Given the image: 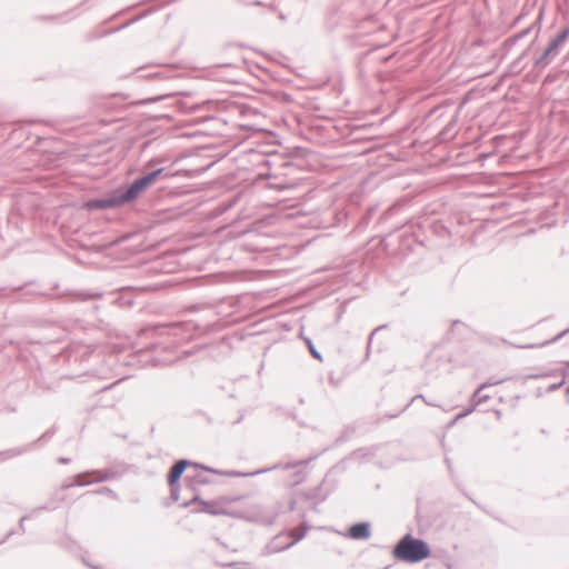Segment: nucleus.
Instances as JSON below:
<instances>
[{
  "label": "nucleus",
  "instance_id": "f257e3e1",
  "mask_svg": "<svg viewBox=\"0 0 569 569\" xmlns=\"http://www.w3.org/2000/svg\"><path fill=\"white\" fill-rule=\"evenodd\" d=\"M393 557L402 562L418 563L431 555L429 545L421 538H415L411 533H406L395 545Z\"/></svg>",
  "mask_w": 569,
  "mask_h": 569
},
{
  "label": "nucleus",
  "instance_id": "f03ea898",
  "mask_svg": "<svg viewBox=\"0 0 569 569\" xmlns=\"http://www.w3.org/2000/svg\"><path fill=\"white\" fill-rule=\"evenodd\" d=\"M201 330L202 328L193 321L160 323L154 327L158 336H172L180 340L190 339Z\"/></svg>",
  "mask_w": 569,
  "mask_h": 569
},
{
  "label": "nucleus",
  "instance_id": "7ed1b4c3",
  "mask_svg": "<svg viewBox=\"0 0 569 569\" xmlns=\"http://www.w3.org/2000/svg\"><path fill=\"white\" fill-rule=\"evenodd\" d=\"M569 37V27L562 29L555 38H552L548 46L532 59L535 68L545 69L550 61L559 54L560 47L566 42Z\"/></svg>",
  "mask_w": 569,
  "mask_h": 569
},
{
  "label": "nucleus",
  "instance_id": "20e7f679",
  "mask_svg": "<svg viewBox=\"0 0 569 569\" xmlns=\"http://www.w3.org/2000/svg\"><path fill=\"white\" fill-rule=\"evenodd\" d=\"M312 459L313 458H309L307 460H297V461L288 462L284 465L276 463L271 467L262 468V469L251 471V472H241V471H236V470H229V471L218 470L219 472H214V473L223 475V476H228V477H242V478L253 477V476L262 475V473H266V472H269L272 470H277V469L290 470V469H296V468H305L308 465V462L311 461Z\"/></svg>",
  "mask_w": 569,
  "mask_h": 569
},
{
  "label": "nucleus",
  "instance_id": "39448f33",
  "mask_svg": "<svg viewBox=\"0 0 569 569\" xmlns=\"http://www.w3.org/2000/svg\"><path fill=\"white\" fill-rule=\"evenodd\" d=\"M305 535V532L298 535H293L292 532L279 533L268 543L267 550L269 553L284 551L302 540Z\"/></svg>",
  "mask_w": 569,
  "mask_h": 569
},
{
  "label": "nucleus",
  "instance_id": "423d86ee",
  "mask_svg": "<svg viewBox=\"0 0 569 569\" xmlns=\"http://www.w3.org/2000/svg\"><path fill=\"white\" fill-rule=\"evenodd\" d=\"M187 467L200 468L208 472H219L218 469L207 467V466L198 463V462H192L188 459H180L170 468V470L168 472V485L169 486L179 485L182 473L184 472Z\"/></svg>",
  "mask_w": 569,
  "mask_h": 569
},
{
  "label": "nucleus",
  "instance_id": "0eeeda50",
  "mask_svg": "<svg viewBox=\"0 0 569 569\" xmlns=\"http://www.w3.org/2000/svg\"><path fill=\"white\" fill-rule=\"evenodd\" d=\"M122 206L123 204H122V201L119 197L117 189L113 190L112 192H110L104 198L91 199L84 203V208H87L88 210L114 209V208H120Z\"/></svg>",
  "mask_w": 569,
  "mask_h": 569
},
{
  "label": "nucleus",
  "instance_id": "6e6552de",
  "mask_svg": "<svg viewBox=\"0 0 569 569\" xmlns=\"http://www.w3.org/2000/svg\"><path fill=\"white\" fill-rule=\"evenodd\" d=\"M146 189L139 178L133 181L117 188L122 204H127L136 200Z\"/></svg>",
  "mask_w": 569,
  "mask_h": 569
},
{
  "label": "nucleus",
  "instance_id": "1a4fd4ad",
  "mask_svg": "<svg viewBox=\"0 0 569 569\" xmlns=\"http://www.w3.org/2000/svg\"><path fill=\"white\" fill-rule=\"evenodd\" d=\"M54 435V429H49L46 432H43L37 440L29 442L20 448H13L8 451L9 457H17L21 456L23 453H27L29 451H32L38 442H47L49 441Z\"/></svg>",
  "mask_w": 569,
  "mask_h": 569
},
{
  "label": "nucleus",
  "instance_id": "9d476101",
  "mask_svg": "<svg viewBox=\"0 0 569 569\" xmlns=\"http://www.w3.org/2000/svg\"><path fill=\"white\" fill-rule=\"evenodd\" d=\"M538 34H539V31L537 32L536 37L531 41L530 46L526 50H523L522 53L509 64L508 72L510 74L518 76L525 70V68L527 66L525 60L528 57L533 44L537 42Z\"/></svg>",
  "mask_w": 569,
  "mask_h": 569
},
{
  "label": "nucleus",
  "instance_id": "9b49d317",
  "mask_svg": "<svg viewBox=\"0 0 569 569\" xmlns=\"http://www.w3.org/2000/svg\"><path fill=\"white\" fill-rule=\"evenodd\" d=\"M371 536V526L367 521L356 522L348 529V537L353 540H367Z\"/></svg>",
  "mask_w": 569,
  "mask_h": 569
},
{
  "label": "nucleus",
  "instance_id": "f8f14e48",
  "mask_svg": "<svg viewBox=\"0 0 569 569\" xmlns=\"http://www.w3.org/2000/svg\"><path fill=\"white\" fill-rule=\"evenodd\" d=\"M57 508H58V503L56 502V499L51 498L46 505L39 506V507L34 508L30 513L22 516L19 520V528H20L21 532L26 531L24 521L27 519L36 517L39 511H42V510L52 511V510H56Z\"/></svg>",
  "mask_w": 569,
  "mask_h": 569
},
{
  "label": "nucleus",
  "instance_id": "ddd939ff",
  "mask_svg": "<svg viewBox=\"0 0 569 569\" xmlns=\"http://www.w3.org/2000/svg\"><path fill=\"white\" fill-rule=\"evenodd\" d=\"M196 502L201 505V509L199 511H202V512H206V513H209V515H219L220 513V511H218L214 508L212 502L202 500L199 495H196L192 499H190L189 501L182 503V507L183 508H188V507L192 506Z\"/></svg>",
  "mask_w": 569,
  "mask_h": 569
},
{
  "label": "nucleus",
  "instance_id": "4468645a",
  "mask_svg": "<svg viewBox=\"0 0 569 569\" xmlns=\"http://www.w3.org/2000/svg\"><path fill=\"white\" fill-rule=\"evenodd\" d=\"M505 380L501 379V380H489L485 383H482L472 395V401L475 402V405H480L485 401H487L489 399V396L488 395H485L482 393V390L486 389L487 387H491V386H495V385H499L501 382H503Z\"/></svg>",
  "mask_w": 569,
  "mask_h": 569
},
{
  "label": "nucleus",
  "instance_id": "2eb2a0df",
  "mask_svg": "<svg viewBox=\"0 0 569 569\" xmlns=\"http://www.w3.org/2000/svg\"><path fill=\"white\" fill-rule=\"evenodd\" d=\"M164 172L163 168H158L154 170H151L149 172H146L138 177L141 181V184H143L144 189H148L150 186H152Z\"/></svg>",
  "mask_w": 569,
  "mask_h": 569
},
{
  "label": "nucleus",
  "instance_id": "dca6fc26",
  "mask_svg": "<svg viewBox=\"0 0 569 569\" xmlns=\"http://www.w3.org/2000/svg\"><path fill=\"white\" fill-rule=\"evenodd\" d=\"M114 302L121 307H131L133 305V299L130 296V290L122 288L119 292Z\"/></svg>",
  "mask_w": 569,
  "mask_h": 569
},
{
  "label": "nucleus",
  "instance_id": "f3484780",
  "mask_svg": "<svg viewBox=\"0 0 569 569\" xmlns=\"http://www.w3.org/2000/svg\"><path fill=\"white\" fill-rule=\"evenodd\" d=\"M91 475L97 478L93 479L94 482H102L110 480L117 476V472L112 469H102V470H91Z\"/></svg>",
  "mask_w": 569,
  "mask_h": 569
},
{
  "label": "nucleus",
  "instance_id": "a211bd4d",
  "mask_svg": "<svg viewBox=\"0 0 569 569\" xmlns=\"http://www.w3.org/2000/svg\"><path fill=\"white\" fill-rule=\"evenodd\" d=\"M184 481L189 482L192 489L194 490V485H208L210 483V479L207 476H203L201 473L196 475L194 477L187 476L184 478Z\"/></svg>",
  "mask_w": 569,
  "mask_h": 569
},
{
  "label": "nucleus",
  "instance_id": "6ab92c4d",
  "mask_svg": "<svg viewBox=\"0 0 569 569\" xmlns=\"http://www.w3.org/2000/svg\"><path fill=\"white\" fill-rule=\"evenodd\" d=\"M90 476H92L91 471H84V472L78 473L74 477V480H76L74 481V486H77V487H84V486L94 483L93 479H91V480H87L86 479L87 477H90Z\"/></svg>",
  "mask_w": 569,
  "mask_h": 569
},
{
  "label": "nucleus",
  "instance_id": "aec40b11",
  "mask_svg": "<svg viewBox=\"0 0 569 569\" xmlns=\"http://www.w3.org/2000/svg\"><path fill=\"white\" fill-rule=\"evenodd\" d=\"M568 331H569V329L563 330V331H561L560 333H558L557 336H555V337H553L552 339H550V340L543 341V342L538 343V345H530V346H528V347H529V348H538V347H545V346H548V345H550V343L557 342V341H559L562 337H565V336H566V333H567Z\"/></svg>",
  "mask_w": 569,
  "mask_h": 569
},
{
  "label": "nucleus",
  "instance_id": "412c9836",
  "mask_svg": "<svg viewBox=\"0 0 569 569\" xmlns=\"http://www.w3.org/2000/svg\"><path fill=\"white\" fill-rule=\"evenodd\" d=\"M87 493H91V495H107V496L111 497L112 499H117L118 498L117 493L112 489H110L108 487H102V488L97 489V490L88 491Z\"/></svg>",
  "mask_w": 569,
  "mask_h": 569
},
{
  "label": "nucleus",
  "instance_id": "4be33fe9",
  "mask_svg": "<svg viewBox=\"0 0 569 569\" xmlns=\"http://www.w3.org/2000/svg\"><path fill=\"white\" fill-rule=\"evenodd\" d=\"M153 10L152 9H148L146 10L143 13L132 18L131 20H129L128 22H126L124 24H122L121 27L117 28L116 30H122L127 27H129L130 24L141 20L142 18L147 17L148 14H150Z\"/></svg>",
  "mask_w": 569,
  "mask_h": 569
},
{
  "label": "nucleus",
  "instance_id": "5701e85b",
  "mask_svg": "<svg viewBox=\"0 0 569 569\" xmlns=\"http://www.w3.org/2000/svg\"><path fill=\"white\" fill-rule=\"evenodd\" d=\"M306 342H307V346H308V349H309V351H310L311 356H312L315 359L322 360L321 353L316 349V347H315V345L312 343L311 339L306 338Z\"/></svg>",
  "mask_w": 569,
  "mask_h": 569
},
{
  "label": "nucleus",
  "instance_id": "b1692460",
  "mask_svg": "<svg viewBox=\"0 0 569 569\" xmlns=\"http://www.w3.org/2000/svg\"><path fill=\"white\" fill-rule=\"evenodd\" d=\"M532 28H533V24H531L530 27L523 29L522 31L518 32L517 34L510 37L509 41H518V40L527 37L531 32Z\"/></svg>",
  "mask_w": 569,
  "mask_h": 569
},
{
  "label": "nucleus",
  "instance_id": "393cba45",
  "mask_svg": "<svg viewBox=\"0 0 569 569\" xmlns=\"http://www.w3.org/2000/svg\"><path fill=\"white\" fill-rule=\"evenodd\" d=\"M170 487V498L173 502H177L180 497V485H173Z\"/></svg>",
  "mask_w": 569,
  "mask_h": 569
},
{
  "label": "nucleus",
  "instance_id": "a878e982",
  "mask_svg": "<svg viewBox=\"0 0 569 569\" xmlns=\"http://www.w3.org/2000/svg\"><path fill=\"white\" fill-rule=\"evenodd\" d=\"M223 566L236 569H250V565L248 562H228Z\"/></svg>",
  "mask_w": 569,
  "mask_h": 569
},
{
  "label": "nucleus",
  "instance_id": "bb28decb",
  "mask_svg": "<svg viewBox=\"0 0 569 569\" xmlns=\"http://www.w3.org/2000/svg\"><path fill=\"white\" fill-rule=\"evenodd\" d=\"M455 121H451L447 127H445L441 132H440V136L443 138V139H447L448 138V134L450 132V129L451 127L453 126Z\"/></svg>",
  "mask_w": 569,
  "mask_h": 569
},
{
  "label": "nucleus",
  "instance_id": "cd10ccee",
  "mask_svg": "<svg viewBox=\"0 0 569 569\" xmlns=\"http://www.w3.org/2000/svg\"><path fill=\"white\" fill-rule=\"evenodd\" d=\"M174 93L176 92H170V93H166V94H162V96H158V97L151 98V99H149V102H157V101L163 100L166 98H169V97L173 96Z\"/></svg>",
  "mask_w": 569,
  "mask_h": 569
},
{
  "label": "nucleus",
  "instance_id": "c85d7f7f",
  "mask_svg": "<svg viewBox=\"0 0 569 569\" xmlns=\"http://www.w3.org/2000/svg\"><path fill=\"white\" fill-rule=\"evenodd\" d=\"M416 399H421L423 402H426V401H427L426 397H425L422 393H419V395L415 396V397L410 400V402H409V403H408V405H407V406H406V407H405L400 412L405 411V410H406V409H407V408H408V407H409V406H410V405H411Z\"/></svg>",
  "mask_w": 569,
  "mask_h": 569
},
{
  "label": "nucleus",
  "instance_id": "c756f323",
  "mask_svg": "<svg viewBox=\"0 0 569 569\" xmlns=\"http://www.w3.org/2000/svg\"><path fill=\"white\" fill-rule=\"evenodd\" d=\"M180 108L183 112L191 113L198 109V106L194 104V106L188 107V106L182 104Z\"/></svg>",
  "mask_w": 569,
  "mask_h": 569
},
{
  "label": "nucleus",
  "instance_id": "7c9ffc66",
  "mask_svg": "<svg viewBox=\"0 0 569 569\" xmlns=\"http://www.w3.org/2000/svg\"><path fill=\"white\" fill-rule=\"evenodd\" d=\"M151 78H161V79H168L170 78V76L168 74L167 71H162V72H157V73H153L150 76Z\"/></svg>",
  "mask_w": 569,
  "mask_h": 569
},
{
  "label": "nucleus",
  "instance_id": "2f4dec72",
  "mask_svg": "<svg viewBox=\"0 0 569 569\" xmlns=\"http://www.w3.org/2000/svg\"><path fill=\"white\" fill-rule=\"evenodd\" d=\"M101 296H102L101 292H92V293L86 295L83 299H97V298H100Z\"/></svg>",
  "mask_w": 569,
  "mask_h": 569
},
{
  "label": "nucleus",
  "instance_id": "473e14b6",
  "mask_svg": "<svg viewBox=\"0 0 569 569\" xmlns=\"http://www.w3.org/2000/svg\"><path fill=\"white\" fill-rule=\"evenodd\" d=\"M385 327H386V326H380V327H378V328H375V330L371 332V335L369 336V341H368V348H367L368 350H369V348H370V345H371V340H372L373 335H375L377 331H379V330L383 329Z\"/></svg>",
  "mask_w": 569,
  "mask_h": 569
},
{
  "label": "nucleus",
  "instance_id": "72a5a7b5",
  "mask_svg": "<svg viewBox=\"0 0 569 569\" xmlns=\"http://www.w3.org/2000/svg\"><path fill=\"white\" fill-rule=\"evenodd\" d=\"M348 438L347 432H343L339 438H337L336 443H341Z\"/></svg>",
  "mask_w": 569,
  "mask_h": 569
},
{
  "label": "nucleus",
  "instance_id": "f704fd0d",
  "mask_svg": "<svg viewBox=\"0 0 569 569\" xmlns=\"http://www.w3.org/2000/svg\"><path fill=\"white\" fill-rule=\"evenodd\" d=\"M74 486V482L73 483H68V482H64L61 485L60 489L61 490H68L70 488H72Z\"/></svg>",
  "mask_w": 569,
  "mask_h": 569
},
{
  "label": "nucleus",
  "instance_id": "c9c22d12",
  "mask_svg": "<svg viewBox=\"0 0 569 569\" xmlns=\"http://www.w3.org/2000/svg\"><path fill=\"white\" fill-rule=\"evenodd\" d=\"M58 462L61 463V465H67V463L70 462V459L66 458V457H59L58 458Z\"/></svg>",
  "mask_w": 569,
  "mask_h": 569
},
{
  "label": "nucleus",
  "instance_id": "e433bc0d",
  "mask_svg": "<svg viewBox=\"0 0 569 569\" xmlns=\"http://www.w3.org/2000/svg\"><path fill=\"white\" fill-rule=\"evenodd\" d=\"M563 383V381L559 382V383H553L549 387V391H555L557 390L558 388H560V386Z\"/></svg>",
  "mask_w": 569,
  "mask_h": 569
},
{
  "label": "nucleus",
  "instance_id": "4c0bfd02",
  "mask_svg": "<svg viewBox=\"0 0 569 569\" xmlns=\"http://www.w3.org/2000/svg\"><path fill=\"white\" fill-rule=\"evenodd\" d=\"M446 463H447L448 470L450 471V473H452V463L449 458H446Z\"/></svg>",
  "mask_w": 569,
  "mask_h": 569
},
{
  "label": "nucleus",
  "instance_id": "58836bf2",
  "mask_svg": "<svg viewBox=\"0 0 569 569\" xmlns=\"http://www.w3.org/2000/svg\"><path fill=\"white\" fill-rule=\"evenodd\" d=\"M475 407H472L471 409H468L466 411H463L462 413L459 415V417H465L467 415H469L472 410H473Z\"/></svg>",
  "mask_w": 569,
  "mask_h": 569
},
{
  "label": "nucleus",
  "instance_id": "ea45409f",
  "mask_svg": "<svg viewBox=\"0 0 569 569\" xmlns=\"http://www.w3.org/2000/svg\"><path fill=\"white\" fill-rule=\"evenodd\" d=\"M516 42H517V41H509V38H508V39L505 41V44H506V46L511 47V46H513Z\"/></svg>",
  "mask_w": 569,
  "mask_h": 569
},
{
  "label": "nucleus",
  "instance_id": "a19ab883",
  "mask_svg": "<svg viewBox=\"0 0 569 569\" xmlns=\"http://www.w3.org/2000/svg\"><path fill=\"white\" fill-rule=\"evenodd\" d=\"M13 535V530L9 531L7 533V537L0 542V543H3L9 537H11Z\"/></svg>",
  "mask_w": 569,
  "mask_h": 569
},
{
  "label": "nucleus",
  "instance_id": "79ce46f5",
  "mask_svg": "<svg viewBox=\"0 0 569 569\" xmlns=\"http://www.w3.org/2000/svg\"><path fill=\"white\" fill-rule=\"evenodd\" d=\"M539 377H540L539 375H530V376H527L526 378L527 379H537Z\"/></svg>",
  "mask_w": 569,
  "mask_h": 569
},
{
  "label": "nucleus",
  "instance_id": "37998d69",
  "mask_svg": "<svg viewBox=\"0 0 569 569\" xmlns=\"http://www.w3.org/2000/svg\"><path fill=\"white\" fill-rule=\"evenodd\" d=\"M541 20H542V12H540V14L538 16L535 23H540Z\"/></svg>",
  "mask_w": 569,
  "mask_h": 569
},
{
  "label": "nucleus",
  "instance_id": "c03bdc74",
  "mask_svg": "<svg viewBox=\"0 0 569 569\" xmlns=\"http://www.w3.org/2000/svg\"><path fill=\"white\" fill-rule=\"evenodd\" d=\"M425 403L427 406H431V407H436L437 406L436 403H432L431 400H427Z\"/></svg>",
  "mask_w": 569,
  "mask_h": 569
},
{
  "label": "nucleus",
  "instance_id": "a18cd8bd",
  "mask_svg": "<svg viewBox=\"0 0 569 569\" xmlns=\"http://www.w3.org/2000/svg\"><path fill=\"white\" fill-rule=\"evenodd\" d=\"M391 211H392V208H389V209L383 213V216H388Z\"/></svg>",
  "mask_w": 569,
  "mask_h": 569
},
{
  "label": "nucleus",
  "instance_id": "49530a36",
  "mask_svg": "<svg viewBox=\"0 0 569 569\" xmlns=\"http://www.w3.org/2000/svg\"><path fill=\"white\" fill-rule=\"evenodd\" d=\"M113 385H110L108 387H103L101 390H107V389H110Z\"/></svg>",
  "mask_w": 569,
  "mask_h": 569
},
{
  "label": "nucleus",
  "instance_id": "de8ad7c7",
  "mask_svg": "<svg viewBox=\"0 0 569 569\" xmlns=\"http://www.w3.org/2000/svg\"><path fill=\"white\" fill-rule=\"evenodd\" d=\"M399 413H400V412L395 413V415L390 416V418H396V417H398V416H399Z\"/></svg>",
  "mask_w": 569,
  "mask_h": 569
},
{
  "label": "nucleus",
  "instance_id": "09e8293b",
  "mask_svg": "<svg viewBox=\"0 0 569 569\" xmlns=\"http://www.w3.org/2000/svg\"><path fill=\"white\" fill-rule=\"evenodd\" d=\"M566 393H569V386H568V387H567V389H566Z\"/></svg>",
  "mask_w": 569,
  "mask_h": 569
},
{
  "label": "nucleus",
  "instance_id": "8fccbe9b",
  "mask_svg": "<svg viewBox=\"0 0 569 569\" xmlns=\"http://www.w3.org/2000/svg\"><path fill=\"white\" fill-rule=\"evenodd\" d=\"M567 367L569 368V361L567 362Z\"/></svg>",
  "mask_w": 569,
  "mask_h": 569
}]
</instances>
